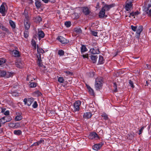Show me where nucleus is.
Wrapping results in <instances>:
<instances>
[{"mask_svg":"<svg viewBox=\"0 0 151 151\" xmlns=\"http://www.w3.org/2000/svg\"><path fill=\"white\" fill-rule=\"evenodd\" d=\"M37 53L39 54H40V53H42L44 52V50L40 48L37 45Z\"/></svg>","mask_w":151,"mask_h":151,"instance_id":"obj_35","label":"nucleus"},{"mask_svg":"<svg viewBox=\"0 0 151 151\" xmlns=\"http://www.w3.org/2000/svg\"><path fill=\"white\" fill-rule=\"evenodd\" d=\"M82 56L84 58H86L88 59V54H87L86 55H82Z\"/></svg>","mask_w":151,"mask_h":151,"instance_id":"obj_55","label":"nucleus"},{"mask_svg":"<svg viewBox=\"0 0 151 151\" xmlns=\"http://www.w3.org/2000/svg\"><path fill=\"white\" fill-rule=\"evenodd\" d=\"M135 16V14H134V13L132 12L129 14V17H131V16Z\"/></svg>","mask_w":151,"mask_h":151,"instance_id":"obj_54","label":"nucleus"},{"mask_svg":"<svg viewBox=\"0 0 151 151\" xmlns=\"http://www.w3.org/2000/svg\"><path fill=\"white\" fill-rule=\"evenodd\" d=\"M6 9L4 5L2 4L0 7V12L2 14V16H4L6 15Z\"/></svg>","mask_w":151,"mask_h":151,"instance_id":"obj_16","label":"nucleus"},{"mask_svg":"<svg viewBox=\"0 0 151 151\" xmlns=\"http://www.w3.org/2000/svg\"><path fill=\"white\" fill-rule=\"evenodd\" d=\"M102 84L103 81L101 78H97L96 79L95 86L96 90L100 89L102 86Z\"/></svg>","mask_w":151,"mask_h":151,"instance_id":"obj_2","label":"nucleus"},{"mask_svg":"<svg viewBox=\"0 0 151 151\" xmlns=\"http://www.w3.org/2000/svg\"><path fill=\"white\" fill-rule=\"evenodd\" d=\"M134 13V14H135V15H137L139 14V12L138 11L137 12H135Z\"/></svg>","mask_w":151,"mask_h":151,"instance_id":"obj_62","label":"nucleus"},{"mask_svg":"<svg viewBox=\"0 0 151 151\" xmlns=\"http://www.w3.org/2000/svg\"><path fill=\"white\" fill-rule=\"evenodd\" d=\"M37 64L39 67H42L43 65V64L42 63L41 60H38Z\"/></svg>","mask_w":151,"mask_h":151,"instance_id":"obj_45","label":"nucleus"},{"mask_svg":"<svg viewBox=\"0 0 151 151\" xmlns=\"http://www.w3.org/2000/svg\"><path fill=\"white\" fill-rule=\"evenodd\" d=\"M32 44L33 46L34 47L35 49H36V44L35 41L32 40Z\"/></svg>","mask_w":151,"mask_h":151,"instance_id":"obj_43","label":"nucleus"},{"mask_svg":"<svg viewBox=\"0 0 151 151\" xmlns=\"http://www.w3.org/2000/svg\"><path fill=\"white\" fill-rule=\"evenodd\" d=\"M64 52L62 50H59L58 51V54L60 56H62L64 55Z\"/></svg>","mask_w":151,"mask_h":151,"instance_id":"obj_42","label":"nucleus"},{"mask_svg":"<svg viewBox=\"0 0 151 151\" xmlns=\"http://www.w3.org/2000/svg\"><path fill=\"white\" fill-rule=\"evenodd\" d=\"M148 2V4H145L143 10L148 16L151 17V9H149V8L151 6V1Z\"/></svg>","mask_w":151,"mask_h":151,"instance_id":"obj_1","label":"nucleus"},{"mask_svg":"<svg viewBox=\"0 0 151 151\" xmlns=\"http://www.w3.org/2000/svg\"><path fill=\"white\" fill-rule=\"evenodd\" d=\"M3 26V25L2 24L0 23V28L1 29V28Z\"/></svg>","mask_w":151,"mask_h":151,"instance_id":"obj_63","label":"nucleus"},{"mask_svg":"<svg viewBox=\"0 0 151 151\" xmlns=\"http://www.w3.org/2000/svg\"><path fill=\"white\" fill-rule=\"evenodd\" d=\"M88 137L89 139H99V136L95 132H93L91 133L90 134Z\"/></svg>","mask_w":151,"mask_h":151,"instance_id":"obj_7","label":"nucleus"},{"mask_svg":"<svg viewBox=\"0 0 151 151\" xmlns=\"http://www.w3.org/2000/svg\"><path fill=\"white\" fill-rule=\"evenodd\" d=\"M129 83L132 87L134 88V86L133 84V83L131 80H129Z\"/></svg>","mask_w":151,"mask_h":151,"instance_id":"obj_51","label":"nucleus"},{"mask_svg":"<svg viewBox=\"0 0 151 151\" xmlns=\"http://www.w3.org/2000/svg\"><path fill=\"white\" fill-rule=\"evenodd\" d=\"M23 15L25 17V19L24 20H29V18L28 16V13L27 11H25L24 13L23 14Z\"/></svg>","mask_w":151,"mask_h":151,"instance_id":"obj_33","label":"nucleus"},{"mask_svg":"<svg viewBox=\"0 0 151 151\" xmlns=\"http://www.w3.org/2000/svg\"><path fill=\"white\" fill-rule=\"evenodd\" d=\"M58 81L60 83H63L64 81V79L62 77H60L58 78Z\"/></svg>","mask_w":151,"mask_h":151,"instance_id":"obj_41","label":"nucleus"},{"mask_svg":"<svg viewBox=\"0 0 151 151\" xmlns=\"http://www.w3.org/2000/svg\"><path fill=\"white\" fill-rule=\"evenodd\" d=\"M132 4L131 2L127 3L126 4L125 8L127 11L129 12L130 9L132 7Z\"/></svg>","mask_w":151,"mask_h":151,"instance_id":"obj_18","label":"nucleus"},{"mask_svg":"<svg viewBox=\"0 0 151 151\" xmlns=\"http://www.w3.org/2000/svg\"><path fill=\"white\" fill-rule=\"evenodd\" d=\"M113 87H114V91L115 92H116L117 91V85L116 84V83H113Z\"/></svg>","mask_w":151,"mask_h":151,"instance_id":"obj_40","label":"nucleus"},{"mask_svg":"<svg viewBox=\"0 0 151 151\" xmlns=\"http://www.w3.org/2000/svg\"><path fill=\"white\" fill-rule=\"evenodd\" d=\"M1 29H2L3 30L6 32V33H9V30L7 28H6L5 27L3 26H2V27L1 28Z\"/></svg>","mask_w":151,"mask_h":151,"instance_id":"obj_44","label":"nucleus"},{"mask_svg":"<svg viewBox=\"0 0 151 151\" xmlns=\"http://www.w3.org/2000/svg\"><path fill=\"white\" fill-rule=\"evenodd\" d=\"M92 114L90 112H86L84 113L83 117L85 118L89 119L92 116Z\"/></svg>","mask_w":151,"mask_h":151,"instance_id":"obj_22","label":"nucleus"},{"mask_svg":"<svg viewBox=\"0 0 151 151\" xmlns=\"http://www.w3.org/2000/svg\"><path fill=\"white\" fill-rule=\"evenodd\" d=\"M0 76L1 77H5L7 78H9L11 77L12 74L11 73L9 72H6V71L2 70L0 71Z\"/></svg>","mask_w":151,"mask_h":151,"instance_id":"obj_5","label":"nucleus"},{"mask_svg":"<svg viewBox=\"0 0 151 151\" xmlns=\"http://www.w3.org/2000/svg\"><path fill=\"white\" fill-rule=\"evenodd\" d=\"M89 52L93 54H99L100 52L99 49L96 47L91 49Z\"/></svg>","mask_w":151,"mask_h":151,"instance_id":"obj_12","label":"nucleus"},{"mask_svg":"<svg viewBox=\"0 0 151 151\" xmlns=\"http://www.w3.org/2000/svg\"><path fill=\"white\" fill-rule=\"evenodd\" d=\"M146 127L145 126H143L142 127L141 129L139 130V132L138 134L139 135H140L142 133V131Z\"/></svg>","mask_w":151,"mask_h":151,"instance_id":"obj_46","label":"nucleus"},{"mask_svg":"<svg viewBox=\"0 0 151 151\" xmlns=\"http://www.w3.org/2000/svg\"><path fill=\"white\" fill-rule=\"evenodd\" d=\"M11 53L12 55L14 57H19L20 56L19 52L16 50H14L12 51Z\"/></svg>","mask_w":151,"mask_h":151,"instance_id":"obj_17","label":"nucleus"},{"mask_svg":"<svg viewBox=\"0 0 151 151\" xmlns=\"http://www.w3.org/2000/svg\"><path fill=\"white\" fill-rule=\"evenodd\" d=\"M87 88L90 94L92 96H94V92L93 89L89 86H87Z\"/></svg>","mask_w":151,"mask_h":151,"instance_id":"obj_24","label":"nucleus"},{"mask_svg":"<svg viewBox=\"0 0 151 151\" xmlns=\"http://www.w3.org/2000/svg\"><path fill=\"white\" fill-rule=\"evenodd\" d=\"M104 58L103 56L101 55H99V63L100 64H102L104 63Z\"/></svg>","mask_w":151,"mask_h":151,"instance_id":"obj_30","label":"nucleus"},{"mask_svg":"<svg viewBox=\"0 0 151 151\" xmlns=\"http://www.w3.org/2000/svg\"><path fill=\"white\" fill-rule=\"evenodd\" d=\"M143 29V27L142 26H139L137 27L136 31V33L137 34L136 35V37L137 38H139L140 34L141 32L142 31Z\"/></svg>","mask_w":151,"mask_h":151,"instance_id":"obj_8","label":"nucleus"},{"mask_svg":"<svg viewBox=\"0 0 151 151\" xmlns=\"http://www.w3.org/2000/svg\"><path fill=\"white\" fill-rule=\"evenodd\" d=\"M28 1L29 3L30 4H32L34 2L32 0H28Z\"/></svg>","mask_w":151,"mask_h":151,"instance_id":"obj_58","label":"nucleus"},{"mask_svg":"<svg viewBox=\"0 0 151 151\" xmlns=\"http://www.w3.org/2000/svg\"><path fill=\"white\" fill-rule=\"evenodd\" d=\"M105 12L104 9L102 8L99 14V17L100 18H103L104 17H106L107 16L106 15H105Z\"/></svg>","mask_w":151,"mask_h":151,"instance_id":"obj_15","label":"nucleus"},{"mask_svg":"<svg viewBox=\"0 0 151 151\" xmlns=\"http://www.w3.org/2000/svg\"><path fill=\"white\" fill-rule=\"evenodd\" d=\"M82 10L83 13L86 15L89 14L90 12V11L88 8L86 7H83Z\"/></svg>","mask_w":151,"mask_h":151,"instance_id":"obj_19","label":"nucleus"},{"mask_svg":"<svg viewBox=\"0 0 151 151\" xmlns=\"http://www.w3.org/2000/svg\"><path fill=\"white\" fill-rule=\"evenodd\" d=\"M22 132L21 130H15L14 131V134L18 135H19L21 134Z\"/></svg>","mask_w":151,"mask_h":151,"instance_id":"obj_32","label":"nucleus"},{"mask_svg":"<svg viewBox=\"0 0 151 151\" xmlns=\"http://www.w3.org/2000/svg\"><path fill=\"white\" fill-rule=\"evenodd\" d=\"M42 1L45 3H47L49 1V0H42Z\"/></svg>","mask_w":151,"mask_h":151,"instance_id":"obj_61","label":"nucleus"},{"mask_svg":"<svg viewBox=\"0 0 151 151\" xmlns=\"http://www.w3.org/2000/svg\"><path fill=\"white\" fill-rule=\"evenodd\" d=\"M101 116L104 119L107 120L108 119L107 115L105 113H103Z\"/></svg>","mask_w":151,"mask_h":151,"instance_id":"obj_38","label":"nucleus"},{"mask_svg":"<svg viewBox=\"0 0 151 151\" xmlns=\"http://www.w3.org/2000/svg\"><path fill=\"white\" fill-rule=\"evenodd\" d=\"M9 126L11 127L16 129L21 127V123H10L9 124Z\"/></svg>","mask_w":151,"mask_h":151,"instance_id":"obj_10","label":"nucleus"},{"mask_svg":"<svg viewBox=\"0 0 151 151\" xmlns=\"http://www.w3.org/2000/svg\"><path fill=\"white\" fill-rule=\"evenodd\" d=\"M87 51V49L86 46L83 45L81 48V54H83V52H86Z\"/></svg>","mask_w":151,"mask_h":151,"instance_id":"obj_28","label":"nucleus"},{"mask_svg":"<svg viewBox=\"0 0 151 151\" xmlns=\"http://www.w3.org/2000/svg\"><path fill=\"white\" fill-rule=\"evenodd\" d=\"M99 6V3H97V5H96V6L98 7Z\"/></svg>","mask_w":151,"mask_h":151,"instance_id":"obj_64","label":"nucleus"},{"mask_svg":"<svg viewBox=\"0 0 151 151\" xmlns=\"http://www.w3.org/2000/svg\"><path fill=\"white\" fill-rule=\"evenodd\" d=\"M89 73H91V74L90 75V76L91 77H92L94 76V73L93 72H91Z\"/></svg>","mask_w":151,"mask_h":151,"instance_id":"obj_60","label":"nucleus"},{"mask_svg":"<svg viewBox=\"0 0 151 151\" xmlns=\"http://www.w3.org/2000/svg\"><path fill=\"white\" fill-rule=\"evenodd\" d=\"M11 120V118L9 116L4 117L0 119L1 123L3 124H4L6 122H9Z\"/></svg>","mask_w":151,"mask_h":151,"instance_id":"obj_6","label":"nucleus"},{"mask_svg":"<svg viewBox=\"0 0 151 151\" xmlns=\"http://www.w3.org/2000/svg\"><path fill=\"white\" fill-rule=\"evenodd\" d=\"M64 73H65L66 74L68 75H71L73 74V73H72L70 72V71H64Z\"/></svg>","mask_w":151,"mask_h":151,"instance_id":"obj_49","label":"nucleus"},{"mask_svg":"<svg viewBox=\"0 0 151 151\" xmlns=\"http://www.w3.org/2000/svg\"><path fill=\"white\" fill-rule=\"evenodd\" d=\"M37 85V83L35 82H29V86L30 88H35V87Z\"/></svg>","mask_w":151,"mask_h":151,"instance_id":"obj_29","label":"nucleus"},{"mask_svg":"<svg viewBox=\"0 0 151 151\" xmlns=\"http://www.w3.org/2000/svg\"><path fill=\"white\" fill-rule=\"evenodd\" d=\"M24 26L25 30H28L30 26V22H29V20H24Z\"/></svg>","mask_w":151,"mask_h":151,"instance_id":"obj_14","label":"nucleus"},{"mask_svg":"<svg viewBox=\"0 0 151 151\" xmlns=\"http://www.w3.org/2000/svg\"><path fill=\"white\" fill-rule=\"evenodd\" d=\"M44 140H43L42 139L40 140V141L37 142L38 144V145H39V144H40L42 143L43 142H44Z\"/></svg>","mask_w":151,"mask_h":151,"instance_id":"obj_59","label":"nucleus"},{"mask_svg":"<svg viewBox=\"0 0 151 151\" xmlns=\"http://www.w3.org/2000/svg\"><path fill=\"white\" fill-rule=\"evenodd\" d=\"M38 34L40 38H43L45 36V34L44 32L40 29H38Z\"/></svg>","mask_w":151,"mask_h":151,"instance_id":"obj_20","label":"nucleus"},{"mask_svg":"<svg viewBox=\"0 0 151 151\" xmlns=\"http://www.w3.org/2000/svg\"><path fill=\"white\" fill-rule=\"evenodd\" d=\"M81 104V102L79 100L76 101L73 104L74 111H78L80 109V106Z\"/></svg>","mask_w":151,"mask_h":151,"instance_id":"obj_3","label":"nucleus"},{"mask_svg":"<svg viewBox=\"0 0 151 151\" xmlns=\"http://www.w3.org/2000/svg\"><path fill=\"white\" fill-rule=\"evenodd\" d=\"M74 32L77 34H80L82 32V30L80 28H76L74 29Z\"/></svg>","mask_w":151,"mask_h":151,"instance_id":"obj_25","label":"nucleus"},{"mask_svg":"<svg viewBox=\"0 0 151 151\" xmlns=\"http://www.w3.org/2000/svg\"><path fill=\"white\" fill-rule=\"evenodd\" d=\"M32 76H27V80L28 81H32Z\"/></svg>","mask_w":151,"mask_h":151,"instance_id":"obj_50","label":"nucleus"},{"mask_svg":"<svg viewBox=\"0 0 151 151\" xmlns=\"http://www.w3.org/2000/svg\"><path fill=\"white\" fill-rule=\"evenodd\" d=\"M35 4L37 9H39L41 6V4L39 0H35Z\"/></svg>","mask_w":151,"mask_h":151,"instance_id":"obj_21","label":"nucleus"},{"mask_svg":"<svg viewBox=\"0 0 151 151\" xmlns=\"http://www.w3.org/2000/svg\"><path fill=\"white\" fill-rule=\"evenodd\" d=\"M29 36V32L28 30H25L24 32V37L25 38L28 37Z\"/></svg>","mask_w":151,"mask_h":151,"instance_id":"obj_36","label":"nucleus"},{"mask_svg":"<svg viewBox=\"0 0 151 151\" xmlns=\"http://www.w3.org/2000/svg\"><path fill=\"white\" fill-rule=\"evenodd\" d=\"M32 107L34 108H36L38 106V104L36 101L34 102L33 104L32 105Z\"/></svg>","mask_w":151,"mask_h":151,"instance_id":"obj_47","label":"nucleus"},{"mask_svg":"<svg viewBox=\"0 0 151 151\" xmlns=\"http://www.w3.org/2000/svg\"><path fill=\"white\" fill-rule=\"evenodd\" d=\"M91 34L95 36H96L97 35V32L94 31H92Z\"/></svg>","mask_w":151,"mask_h":151,"instance_id":"obj_52","label":"nucleus"},{"mask_svg":"<svg viewBox=\"0 0 151 151\" xmlns=\"http://www.w3.org/2000/svg\"><path fill=\"white\" fill-rule=\"evenodd\" d=\"M6 62V60L4 58H0V65H3V64L5 63Z\"/></svg>","mask_w":151,"mask_h":151,"instance_id":"obj_37","label":"nucleus"},{"mask_svg":"<svg viewBox=\"0 0 151 151\" xmlns=\"http://www.w3.org/2000/svg\"><path fill=\"white\" fill-rule=\"evenodd\" d=\"M9 111L8 110H7L4 112V114L6 115H8L9 114Z\"/></svg>","mask_w":151,"mask_h":151,"instance_id":"obj_56","label":"nucleus"},{"mask_svg":"<svg viewBox=\"0 0 151 151\" xmlns=\"http://www.w3.org/2000/svg\"><path fill=\"white\" fill-rule=\"evenodd\" d=\"M15 65L16 67L19 68H21L23 67L22 63L19 61H17L15 62Z\"/></svg>","mask_w":151,"mask_h":151,"instance_id":"obj_23","label":"nucleus"},{"mask_svg":"<svg viewBox=\"0 0 151 151\" xmlns=\"http://www.w3.org/2000/svg\"><path fill=\"white\" fill-rule=\"evenodd\" d=\"M103 145V144L102 143H100L99 144H95L93 146V148L95 150L98 151L100 149Z\"/></svg>","mask_w":151,"mask_h":151,"instance_id":"obj_13","label":"nucleus"},{"mask_svg":"<svg viewBox=\"0 0 151 151\" xmlns=\"http://www.w3.org/2000/svg\"><path fill=\"white\" fill-rule=\"evenodd\" d=\"M9 23L10 24L11 26L13 28H15L16 27L15 24L14 22H13L12 20H9Z\"/></svg>","mask_w":151,"mask_h":151,"instance_id":"obj_31","label":"nucleus"},{"mask_svg":"<svg viewBox=\"0 0 151 151\" xmlns=\"http://www.w3.org/2000/svg\"><path fill=\"white\" fill-rule=\"evenodd\" d=\"M38 144L37 142H36L35 143H34L33 144H32L31 145L32 146H36V145H38Z\"/></svg>","mask_w":151,"mask_h":151,"instance_id":"obj_57","label":"nucleus"},{"mask_svg":"<svg viewBox=\"0 0 151 151\" xmlns=\"http://www.w3.org/2000/svg\"><path fill=\"white\" fill-rule=\"evenodd\" d=\"M115 6V4H111L109 5L106 4L104 6L102 7V8L103 9H104V10L105 11H107L109 10L110 8L114 6Z\"/></svg>","mask_w":151,"mask_h":151,"instance_id":"obj_11","label":"nucleus"},{"mask_svg":"<svg viewBox=\"0 0 151 151\" xmlns=\"http://www.w3.org/2000/svg\"><path fill=\"white\" fill-rule=\"evenodd\" d=\"M65 25L67 27H69L71 26V22L70 21L66 22L65 23Z\"/></svg>","mask_w":151,"mask_h":151,"instance_id":"obj_39","label":"nucleus"},{"mask_svg":"<svg viewBox=\"0 0 151 151\" xmlns=\"http://www.w3.org/2000/svg\"><path fill=\"white\" fill-rule=\"evenodd\" d=\"M58 40L61 43L63 44H66L69 42V41L62 36L58 37L57 38Z\"/></svg>","mask_w":151,"mask_h":151,"instance_id":"obj_9","label":"nucleus"},{"mask_svg":"<svg viewBox=\"0 0 151 151\" xmlns=\"http://www.w3.org/2000/svg\"><path fill=\"white\" fill-rule=\"evenodd\" d=\"M34 101V99L33 98H31L28 99L25 98L23 101L25 104H27L28 106H30Z\"/></svg>","mask_w":151,"mask_h":151,"instance_id":"obj_4","label":"nucleus"},{"mask_svg":"<svg viewBox=\"0 0 151 151\" xmlns=\"http://www.w3.org/2000/svg\"><path fill=\"white\" fill-rule=\"evenodd\" d=\"M137 27V26H134L133 25L131 26V29L134 32L136 31Z\"/></svg>","mask_w":151,"mask_h":151,"instance_id":"obj_48","label":"nucleus"},{"mask_svg":"<svg viewBox=\"0 0 151 151\" xmlns=\"http://www.w3.org/2000/svg\"><path fill=\"white\" fill-rule=\"evenodd\" d=\"M37 57L38 60H41V54L39 53H37Z\"/></svg>","mask_w":151,"mask_h":151,"instance_id":"obj_53","label":"nucleus"},{"mask_svg":"<svg viewBox=\"0 0 151 151\" xmlns=\"http://www.w3.org/2000/svg\"><path fill=\"white\" fill-rule=\"evenodd\" d=\"M22 119V116L21 115H17L15 118L16 121H19Z\"/></svg>","mask_w":151,"mask_h":151,"instance_id":"obj_34","label":"nucleus"},{"mask_svg":"<svg viewBox=\"0 0 151 151\" xmlns=\"http://www.w3.org/2000/svg\"><path fill=\"white\" fill-rule=\"evenodd\" d=\"M97 58L98 57L97 56H94L93 55H91V59L94 63H96Z\"/></svg>","mask_w":151,"mask_h":151,"instance_id":"obj_27","label":"nucleus"},{"mask_svg":"<svg viewBox=\"0 0 151 151\" xmlns=\"http://www.w3.org/2000/svg\"><path fill=\"white\" fill-rule=\"evenodd\" d=\"M42 21V18L39 16H37L35 18V21L36 23H40Z\"/></svg>","mask_w":151,"mask_h":151,"instance_id":"obj_26","label":"nucleus"}]
</instances>
